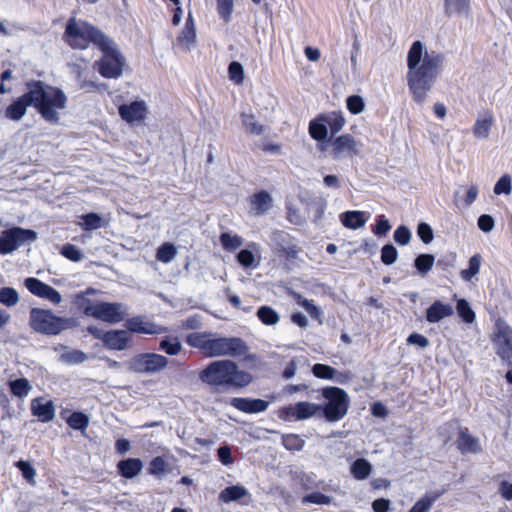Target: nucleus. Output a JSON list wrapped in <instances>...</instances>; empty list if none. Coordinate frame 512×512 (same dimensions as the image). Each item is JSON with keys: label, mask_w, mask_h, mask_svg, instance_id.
<instances>
[{"label": "nucleus", "mask_w": 512, "mask_h": 512, "mask_svg": "<svg viewBox=\"0 0 512 512\" xmlns=\"http://www.w3.org/2000/svg\"><path fill=\"white\" fill-rule=\"evenodd\" d=\"M444 56L436 51L427 52L421 41H415L407 54V83L413 99L422 104L442 68Z\"/></svg>", "instance_id": "nucleus-1"}, {"label": "nucleus", "mask_w": 512, "mask_h": 512, "mask_svg": "<svg viewBox=\"0 0 512 512\" xmlns=\"http://www.w3.org/2000/svg\"><path fill=\"white\" fill-rule=\"evenodd\" d=\"M199 379L215 391L248 386L253 377L249 372L240 370L232 360H215L199 372Z\"/></svg>", "instance_id": "nucleus-2"}, {"label": "nucleus", "mask_w": 512, "mask_h": 512, "mask_svg": "<svg viewBox=\"0 0 512 512\" xmlns=\"http://www.w3.org/2000/svg\"><path fill=\"white\" fill-rule=\"evenodd\" d=\"M30 93L32 106L48 123L58 124L60 122V110L67 105V96L58 87L48 85L40 80L30 81L26 84Z\"/></svg>", "instance_id": "nucleus-3"}, {"label": "nucleus", "mask_w": 512, "mask_h": 512, "mask_svg": "<svg viewBox=\"0 0 512 512\" xmlns=\"http://www.w3.org/2000/svg\"><path fill=\"white\" fill-rule=\"evenodd\" d=\"M29 323L35 332L43 335H58L78 326L77 319L73 317H60L51 310L41 308L30 310Z\"/></svg>", "instance_id": "nucleus-4"}, {"label": "nucleus", "mask_w": 512, "mask_h": 512, "mask_svg": "<svg viewBox=\"0 0 512 512\" xmlns=\"http://www.w3.org/2000/svg\"><path fill=\"white\" fill-rule=\"evenodd\" d=\"M107 37L101 30L85 21L70 18L63 39L74 49H85L91 42L98 46Z\"/></svg>", "instance_id": "nucleus-5"}, {"label": "nucleus", "mask_w": 512, "mask_h": 512, "mask_svg": "<svg viewBox=\"0 0 512 512\" xmlns=\"http://www.w3.org/2000/svg\"><path fill=\"white\" fill-rule=\"evenodd\" d=\"M322 396L327 401L321 409L326 421L337 422L347 415L350 399L345 390L335 386L325 387L322 389Z\"/></svg>", "instance_id": "nucleus-6"}, {"label": "nucleus", "mask_w": 512, "mask_h": 512, "mask_svg": "<svg viewBox=\"0 0 512 512\" xmlns=\"http://www.w3.org/2000/svg\"><path fill=\"white\" fill-rule=\"evenodd\" d=\"M102 43L97 46L103 52L98 62L99 73L105 78L116 79L122 75L125 59L110 37L107 36Z\"/></svg>", "instance_id": "nucleus-7"}, {"label": "nucleus", "mask_w": 512, "mask_h": 512, "mask_svg": "<svg viewBox=\"0 0 512 512\" xmlns=\"http://www.w3.org/2000/svg\"><path fill=\"white\" fill-rule=\"evenodd\" d=\"M249 347L238 337H221L209 335L206 356L208 357H239L245 355Z\"/></svg>", "instance_id": "nucleus-8"}, {"label": "nucleus", "mask_w": 512, "mask_h": 512, "mask_svg": "<svg viewBox=\"0 0 512 512\" xmlns=\"http://www.w3.org/2000/svg\"><path fill=\"white\" fill-rule=\"evenodd\" d=\"M83 312L87 316L116 324L123 321L128 315V308L123 303L98 302L85 306Z\"/></svg>", "instance_id": "nucleus-9"}, {"label": "nucleus", "mask_w": 512, "mask_h": 512, "mask_svg": "<svg viewBox=\"0 0 512 512\" xmlns=\"http://www.w3.org/2000/svg\"><path fill=\"white\" fill-rule=\"evenodd\" d=\"M37 239L36 231L21 227H13L2 231L0 235V255H6L19 247L30 244Z\"/></svg>", "instance_id": "nucleus-10"}, {"label": "nucleus", "mask_w": 512, "mask_h": 512, "mask_svg": "<svg viewBox=\"0 0 512 512\" xmlns=\"http://www.w3.org/2000/svg\"><path fill=\"white\" fill-rule=\"evenodd\" d=\"M168 364L169 360L161 354L141 353L130 359L128 368L134 373L152 375L165 370Z\"/></svg>", "instance_id": "nucleus-11"}, {"label": "nucleus", "mask_w": 512, "mask_h": 512, "mask_svg": "<svg viewBox=\"0 0 512 512\" xmlns=\"http://www.w3.org/2000/svg\"><path fill=\"white\" fill-rule=\"evenodd\" d=\"M495 344L497 355L508 366H512V329L505 323H497Z\"/></svg>", "instance_id": "nucleus-12"}, {"label": "nucleus", "mask_w": 512, "mask_h": 512, "mask_svg": "<svg viewBox=\"0 0 512 512\" xmlns=\"http://www.w3.org/2000/svg\"><path fill=\"white\" fill-rule=\"evenodd\" d=\"M25 287L33 295L58 305L62 301L61 294L52 286L42 282L38 278L28 277L24 281Z\"/></svg>", "instance_id": "nucleus-13"}, {"label": "nucleus", "mask_w": 512, "mask_h": 512, "mask_svg": "<svg viewBox=\"0 0 512 512\" xmlns=\"http://www.w3.org/2000/svg\"><path fill=\"white\" fill-rule=\"evenodd\" d=\"M358 153V144L350 134L341 135L332 142V156L335 159L352 157Z\"/></svg>", "instance_id": "nucleus-14"}, {"label": "nucleus", "mask_w": 512, "mask_h": 512, "mask_svg": "<svg viewBox=\"0 0 512 512\" xmlns=\"http://www.w3.org/2000/svg\"><path fill=\"white\" fill-rule=\"evenodd\" d=\"M128 332L156 335L166 331L162 326L146 320L144 316H136L128 319L125 323Z\"/></svg>", "instance_id": "nucleus-15"}, {"label": "nucleus", "mask_w": 512, "mask_h": 512, "mask_svg": "<svg viewBox=\"0 0 512 512\" xmlns=\"http://www.w3.org/2000/svg\"><path fill=\"white\" fill-rule=\"evenodd\" d=\"M32 106L29 90L18 97L4 111V116L12 121H20L26 114L27 108Z\"/></svg>", "instance_id": "nucleus-16"}, {"label": "nucleus", "mask_w": 512, "mask_h": 512, "mask_svg": "<svg viewBox=\"0 0 512 512\" xmlns=\"http://www.w3.org/2000/svg\"><path fill=\"white\" fill-rule=\"evenodd\" d=\"M131 336L127 330L106 331L103 346L109 350L123 351L129 347Z\"/></svg>", "instance_id": "nucleus-17"}, {"label": "nucleus", "mask_w": 512, "mask_h": 512, "mask_svg": "<svg viewBox=\"0 0 512 512\" xmlns=\"http://www.w3.org/2000/svg\"><path fill=\"white\" fill-rule=\"evenodd\" d=\"M230 404L239 411L248 414L261 413L268 409L269 402L263 399L232 398Z\"/></svg>", "instance_id": "nucleus-18"}, {"label": "nucleus", "mask_w": 512, "mask_h": 512, "mask_svg": "<svg viewBox=\"0 0 512 512\" xmlns=\"http://www.w3.org/2000/svg\"><path fill=\"white\" fill-rule=\"evenodd\" d=\"M119 114L128 123L140 122L146 118V103L134 101L131 104H123L119 107Z\"/></svg>", "instance_id": "nucleus-19"}, {"label": "nucleus", "mask_w": 512, "mask_h": 512, "mask_svg": "<svg viewBox=\"0 0 512 512\" xmlns=\"http://www.w3.org/2000/svg\"><path fill=\"white\" fill-rule=\"evenodd\" d=\"M494 121V116L489 110L485 111L483 114L478 115L473 126L474 136L478 139L488 138L491 128L494 125Z\"/></svg>", "instance_id": "nucleus-20"}, {"label": "nucleus", "mask_w": 512, "mask_h": 512, "mask_svg": "<svg viewBox=\"0 0 512 512\" xmlns=\"http://www.w3.org/2000/svg\"><path fill=\"white\" fill-rule=\"evenodd\" d=\"M454 312L452 305L444 304L440 300H436L426 310V320L429 323H437L442 319L451 316Z\"/></svg>", "instance_id": "nucleus-21"}, {"label": "nucleus", "mask_w": 512, "mask_h": 512, "mask_svg": "<svg viewBox=\"0 0 512 512\" xmlns=\"http://www.w3.org/2000/svg\"><path fill=\"white\" fill-rule=\"evenodd\" d=\"M32 412L42 422H49L55 417V408L52 401L34 399L31 404Z\"/></svg>", "instance_id": "nucleus-22"}, {"label": "nucleus", "mask_w": 512, "mask_h": 512, "mask_svg": "<svg viewBox=\"0 0 512 512\" xmlns=\"http://www.w3.org/2000/svg\"><path fill=\"white\" fill-rule=\"evenodd\" d=\"M254 252H258V245L250 242L247 248L242 249L237 254L238 263L244 268H255L259 265L260 257L256 260Z\"/></svg>", "instance_id": "nucleus-23"}, {"label": "nucleus", "mask_w": 512, "mask_h": 512, "mask_svg": "<svg viewBox=\"0 0 512 512\" xmlns=\"http://www.w3.org/2000/svg\"><path fill=\"white\" fill-rule=\"evenodd\" d=\"M117 468L121 476L131 479L141 472L143 463L138 458H127L119 461Z\"/></svg>", "instance_id": "nucleus-24"}, {"label": "nucleus", "mask_w": 512, "mask_h": 512, "mask_svg": "<svg viewBox=\"0 0 512 512\" xmlns=\"http://www.w3.org/2000/svg\"><path fill=\"white\" fill-rule=\"evenodd\" d=\"M250 203L251 209L257 215H262L272 207L273 200L267 191H260L251 197Z\"/></svg>", "instance_id": "nucleus-25"}, {"label": "nucleus", "mask_w": 512, "mask_h": 512, "mask_svg": "<svg viewBox=\"0 0 512 512\" xmlns=\"http://www.w3.org/2000/svg\"><path fill=\"white\" fill-rule=\"evenodd\" d=\"M457 444L463 453H477L480 451L478 439L470 435L467 428L460 430Z\"/></svg>", "instance_id": "nucleus-26"}, {"label": "nucleus", "mask_w": 512, "mask_h": 512, "mask_svg": "<svg viewBox=\"0 0 512 512\" xmlns=\"http://www.w3.org/2000/svg\"><path fill=\"white\" fill-rule=\"evenodd\" d=\"M196 40V29L194 20L191 12H189L188 17L186 19L185 26L181 31L180 35L177 38L179 44L185 46L187 49L190 48L192 44L195 43Z\"/></svg>", "instance_id": "nucleus-27"}, {"label": "nucleus", "mask_w": 512, "mask_h": 512, "mask_svg": "<svg viewBox=\"0 0 512 512\" xmlns=\"http://www.w3.org/2000/svg\"><path fill=\"white\" fill-rule=\"evenodd\" d=\"M249 495L248 490L242 485L226 487L219 494V499L224 503L238 501Z\"/></svg>", "instance_id": "nucleus-28"}, {"label": "nucleus", "mask_w": 512, "mask_h": 512, "mask_svg": "<svg viewBox=\"0 0 512 512\" xmlns=\"http://www.w3.org/2000/svg\"><path fill=\"white\" fill-rule=\"evenodd\" d=\"M340 220L345 227L353 230L363 227L366 223L362 211H346L340 215Z\"/></svg>", "instance_id": "nucleus-29"}, {"label": "nucleus", "mask_w": 512, "mask_h": 512, "mask_svg": "<svg viewBox=\"0 0 512 512\" xmlns=\"http://www.w3.org/2000/svg\"><path fill=\"white\" fill-rule=\"evenodd\" d=\"M321 120L326 122L327 127L330 129L332 135L337 134L345 125V118L340 111H334L321 115Z\"/></svg>", "instance_id": "nucleus-30"}, {"label": "nucleus", "mask_w": 512, "mask_h": 512, "mask_svg": "<svg viewBox=\"0 0 512 512\" xmlns=\"http://www.w3.org/2000/svg\"><path fill=\"white\" fill-rule=\"evenodd\" d=\"M297 408V420L303 421L316 416L322 409V405L301 401L296 403Z\"/></svg>", "instance_id": "nucleus-31"}, {"label": "nucleus", "mask_w": 512, "mask_h": 512, "mask_svg": "<svg viewBox=\"0 0 512 512\" xmlns=\"http://www.w3.org/2000/svg\"><path fill=\"white\" fill-rule=\"evenodd\" d=\"M372 471L371 463L364 459L358 458L351 465V473L357 480L367 479Z\"/></svg>", "instance_id": "nucleus-32"}, {"label": "nucleus", "mask_w": 512, "mask_h": 512, "mask_svg": "<svg viewBox=\"0 0 512 512\" xmlns=\"http://www.w3.org/2000/svg\"><path fill=\"white\" fill-rule=\"evenodd\" d=\"M8 385L12 395L20 399L27 397L32 390V386L26 378L9 380Z\"/></svg>", "instance_id": "nucleus-33"}, {"label": "nucleus", "mask_w": 512, "mask_h": 512, "mask_svg": "<svg viewBox=\"0 0 512 512\" xmlns=\"http://www.w3.org/2000/svg\"><path fill=\"white\" fill-rule=\"evenodd\" d=\"M309 133L317 141H324L327 138L328 127L326 122L321 120V115L310 122Z\"/></svg>", "instance_id": "nucleus-34"}, {"label": "nucleus", "mask_w": 512, "mask_h": 512, "mask_svg": "<svg viewBox=\"0 0 512 512\" xmlns=\"http://www.w3.org/2000/svg\"><path fill=\"white\" fill-rule=\"evenodd\" d=\"M294 298L297 301V304L302 306L306 312L313 318L319 321V323H322V311L320 308H318L312 300H308L304 298L299 293H294Z\"/></svg>", "instance_id": "nucleus-35"}, {"label": "nucleus", "mask_w": 512, "mask_h": 512, "mask_svg": "<svg viewBox=\"0 0 512 512\" xmlns=\"http://www.w3.org/2000/svg\"><path fill=\"white\" fill-rule=\"evenodd\" d=\"M159 349L167 355L175 356L179 354L182 349V343L177 337L166 336L161 339Z\"/></svg>", "instance_id": "nucleus-36"}, {"label": "nucleus", "mask_w": 512, "mask_h": 512, "mask_svg": "<svg viewBox=\"0 0 512 512\" xmlns=\"http://www.w3.org/2000/svg\"><path fill=\"white\" fill-rule=\"evenodd\" d=\"M244 129L252 135H261L265 132V127L256 121L253 114L242 113L241 115Z\"/></svg>", "instance_id": "nucleus-37"}, {"label": "nucleus", "mask_w": 512, "mask_h": 512, "mask_svg": "<svg viewBox=\"0 0 512 512\" xmlns=\"http://www.w3.org/2000/svg\"><path fill=\"white\" fill-rule=\"evenodd\" d=\"M257 317L265 325H276L279 320V314L270 306H261L257 310Z\"/></svg>", "instance_id": "nucleus-38"}, {"label": "nucleus", "mask_w": 512, "mask_h": 512, "mask_svg": "<svg viewBox=\"0 0 512 512\" xmlns=\"http://www.w3.org/2000/svg\"><path fill=\"white\" fill-rule=\"evenodd\" d=\"M482 257L480 254H475L469 259V267L460 272L461 278L464 281H471L476 276L481 267Z\"/></svg>", "instance_id": "nucleus-39"}, {"label": "nucleus", "mask_w": 512, "mask_h": 512, "mask_svg": "<svg viewBox=\"0 0 512 512\" xmlns=\"http://www.w3.org/2000/svg\"><path fill=\"white\" fill-rule=\"evenodd\" d=\"M435 258L432 254H420L415 258L414 266L422 276L426 275L433 267Z\"/></svg>", "instance_id": "nucleus-40"}, {"label": "nucleus", "mask_w": 512, "mask_h": 512, "mask_svg": "<svg viewBox=\"0 0 512 512\" xmlns=\"http://www.w3.org/2000/svg\"><path fill=\"white\" fill-rule=\"evenodd\" d=\"M210 333H191L187 336L186 342L194 348H198L206 355Z\"/></svg>", "instance_id": "nucleus-41"}, {"label": "nucleus", "mask_w": 512, "mask_h": 512, "mask_svg": "<svg viewBox=\"0 0 512 512\" xmlns=\"http://www.w3.org/2000/svg\"><path fill=\"white\" fill-rule=\"evenodd\" d=\"M176 254V247L172 243H164L157 249L156 258L160 262L170 263Z\"/></svg>", "instance_id": "nucleus-42"}, {"label": "nucleus", "mask_w": 512, "mask_h": 512, "mask_svg": "<svg viewBox=\"0 0 512 512\" xmlns=\"http://www.w3.org/2000/svg\"><path fill=\"white\" fill-rule=\"evenodd\" d=\"M220 242L224 249L234 251L243 245V238L238 235H232L225 232L220 235Z\"/></svg>", "instance_id": "nucleus-43"}, {"label": "nucleus", "mask_w": 512, "mask_h": 512, "mask_svg": "<svg viewBox=\"0 0 512 512\" xmlns=\"http://www.w3.org/2000/svg\"><path fill=\"white\" fill-rule=\"evenodd\" d=\"M441 496V493H436L434 496L426 494L419 499L409 512H429L433 503Z\"/></svg>", "instance_id": "nucleus-44"}, {"label": "nucleus", "mask_w": 512, "mask_h": 512, "mask_svg": "<svg viewBox=\"0 0 512 512\" xmlns=\"http://www.w3.org/2000/svg\"><path fill=\"white\" fill-rule=\"evenodd\" d=\"M79 225L84 230H96L102 226V218L97 213L91 212L81 216Z\"/></svg>", "instance_id": "nucleus-45"}, {"label": "nucleus", "mask_w": 512, "mask_h": 512, "mask_svg": "<svg viewBox=\"0 0 512 512\" xmlns=\"http://www.w3.org/2000/svg\"><path fill=\"white\" fill-rule=\"evenodd\" d=\"M167 472V462L162 456H157L150 461L148 473L161 478Z\"/></svg>", "instance_id": "nucleus-46"}, {"label": "nucleus", "mask_w": 512, "mask_h": 512, "mask_svg": "<svg viewBox=\"0 0 512 512\" xmlns=\"http://www.w3.org/2000/svg\"><path fill=\"white\" fill-rule=\"evenodd\" d=\"M68 425L75 430H85L89 424V418L81 412L72 413L67 419Z\"/></svg>", "instance_id": "nucleus-47"}, {"label": "nucleus", "mask_w": 512, "mask_h": 512, "mask_svg": "<svg viewBox=\"0 0 512 512\" xmlns=\"http://www.w3.org/2000/svg\"><path fill=\"white\" fill-rule=\"evenodd\" d=\"M19 294L18 292L11 287H3L0 289V303L11 307L18 303Z\"/></svg>", "instance_id": "nucleus-48"}, {"label": "nucleus", "mask_w": 512, "mask_h": 512, "mask_svg": "<svg viewBox=\"0 0 512 512\" xmlns=\"http://www.w3.org/2000/svg\"><path fill=\"white\" fill-rule=\"evenodd\" d=\"M282 443L286 449L292 451H300L305 445V441L296 434L284 435L282 438Z\"/></svg>", "instance_id": "nucleus-49"}, {"label": "nucleus", "mask_w": 512, "mask_h": 512, "mask_svg": "<svg viewBox=\"0 0 512 512\" xmlns=\"http://www.w3.org/2000/svg\"><path fill=\"white\" fill-rule=\"evenodd\" d=\"M336 370L326 364L317 363L312 367V373L315 377L320 379L331 380L336 374Z\"/></svg>", "instance_id": "nucleus-50"}, {"label": "nucleus", "mask_w": 512, "mask_h": 512, "mask_svg": "<svg viewBox=\"0 0 512 512\" xmlns=\"http://www.w3.org/2000/svg\"><path fill=\"white\" fill-rule=\"evenodd\" d=\"M456 309L465 322L472 323L475 320V313L465 299L458 300Z\"/></svg>", "instance_id": "nucleus-51"}, {"label": "nucleus", "mask_w": 512, "mask_h": 512, "mask_svg": "<svg viewBox=\"0 0 512 512\" xmlns=\"http://www.w3.org/2000/svg\"><path fill=\"white\" fill-rule=\"evenodd\" d=\"M332 498L327 496L321 492H312L310 494L305 495L302 498V503H313L317 505H329L332 503Z\"/></svg>", "instance_id": "nucleus-52"}, {"label": "nucleus", "mask_w": 512, "mask_h": 512, "mask_svg": "<svg viewBox=\"0 0 512 512\" xmlns=\"http://www.w3.org/2000/svg\"><path fill=\"white\" fill-rule=\"evenodd\" d=\"M229 78L236 84H241L244 80V69L241 63L232 61L228 66Z\"/></svg>", "instance_id": "nucleus-53"}, {"label": "nucleus", "mask_w": 512, "mask_h": 512, "mask_svg": "<svg viewBox=\"0 0 512 512\" xmlns=\"http://www.w3.org/2000/svg\"><path fill=\"white\" fill-rule=\"evenodd\" d=\"M398 251L392 244H386L381 249V261L385 265H392L396 262Z\"/></svg>", "instance_id": "nucleus-54"}, {"label": "nucleus", "mask_w": 512, "mask_h": 512, "mask_svg": "<svg viewBox=\"0 0 512 512\" xmlns=\"http://www.w3.org/2000/svg\"><path fill=\"white\" fill-rule=\"evenodd\" d=\"M61 359L63 362L74 365L80 364L87 360V355L80 350H73L61 355Z\"/></svg>", "instance_id": "nucleus-55"}, {"label": "nucleus", "mask_w": 512, "mask_h": 512, "mask_svg": "<svg viewBox=\"0 0 512 512\" xmlns=\"http://www.w3.org/2000/svg\"><path fill=\"white\" fill-rule=\"evenodd\" d=\"M512 190V179L508 174L503 175L494 186V193L496 195L500 194H510Z\"/></svg>", "instance_id": "nucleus-56"}, {"label": "nucleus", "mask_w": 512, "mask_h": 512, "mask_svg": "<svg viewBox=\"0 0 512 512\" xmlns=\"http://www.w3.org/2000/svg\"><path fill=\"white\" fill-rule=\"evenodd\" d=\"M61 254L73 262H79L83 259L81 250L78 249L75 245L69 243L63 245Z\"/></svg>", "instance_id": "nucleus-57"}, {"label": "nucleus", "mask_w": 512, "mask_h": 512, "mask_svg": "<svg viewBox=\"0 0 512 512\" xmlns=\"http://www.w3.org/2000/svg\"><path fill=\"white\" fill-rule=\"evenodd\" d=\"M347 108L352 114H359L364 110L363 98L359 95L349 96L346 100Z\"/></svg>", "instance_id": "nucleus-58"}, {"label": "nucleus", "mask_w": 512, "mask_h": 512, "mask_svg": "<svg viewBox=\"0 0 512 512\" xmlns=\"http://www.w3.org/2000/svg\"><path fill=\"white\" fill-rule=\"evenodd\" d=\"M417 235L425 243L429 244L434 239V234L431 226L426 222H420L417 226Z\"/></svg>", "instance_id": "nucleus-59"}, {"label": "nucleus", "mask_w": 512, "mask_h": 512, "mask_svg": "<svg viewBox=\"0 0 512 512\" xmlns=\"http://www.w3.org/2000/svg\"><path fill=\"white\" fill-rule=\"evenodd\" d=\"M16 467L21 471L22 476L28 482H34L36 470L28 461L20 460L16 462Z\"/></svg>", "instance_id": "nucleus-60"}, {"label": "nucleus", "mask_w": 512, "mask_h": 512, "mask_svg": "<svg viewBox=\"0 0 512 512\" xmlns=\"http://www.w3.org/2000/svg\"><path fill=\"white\" fill-rule=\"evenodd\" d=\"M467 8V0H445V12L448 15L452 13H461Z\"/></svg>", "instance_id": "nucleus-61"}, {"label": "nucleus", "mask_w": 512, "mask_h": 512, "mask_svg": "<svg viewBox=\"0 0 512 512\" xmlns=\"http://www.w3.org/2000/svg\"><path fill=\"white\" fill-rule=\"evenodd\" d=\"M394 240L400 245H407L411 240L410 230L404 225L399 226L394 231Z\"/></svg>", "instance_id": "nucleus-62"}, {"label": "nucleus", "mask_w": 512, "mask_h": 512, "mask_svg": "<svg viewBox=\"0 0 512 512\" xmlns=\"http://www.w3.org/2000/svg\"><path fill=\"white\" fill-rule=\"evenodd\" d=\"M279 418L287 422L298 421L296 403L294 405L282 407L279 410Z\"/></svg>", "instance_id": "nucleus-63"}, {"label": "nucleus", "mask_w": 512, "mask_h": 512, "mask_svg": "<svg viewBox=\"0 0 512 512\" xmlns=\"http://www.w3.org/2000/svg\"><path fill=\"white\" fill-rule=\"evenodd\" d=\"M220 16L228 21L233 10V0H217Z\"/></svg>", "instance_id": "nucleus-64"}]
</instances>
